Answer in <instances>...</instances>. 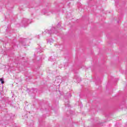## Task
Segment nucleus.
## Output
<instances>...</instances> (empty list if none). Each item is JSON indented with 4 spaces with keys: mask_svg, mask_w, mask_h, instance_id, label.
<instances>
[{
    "mask_svg": "<svg viewBox=\"0 0 127 127\" xmlns=\"http://www.w3.org/2000/svg\"><path fill=\"white\" fill-rule=\"evenodd\" d=\"M32 20H29L27 18H23L21 22V25L23 27H26V26H28L29 23H31Z\"/></svg>",
    "mask_w": 127,
    "mask_h": 127,
    "instance_id": "1",
    "label": "nucleus"
},
{
    "mask_svg": "<svg viewBox=\"0 0 127 127\" xmlns=\"http://www.w3.org/2000/svg\"><path fill=\"white\" fill-rule=\"evenodd\" d=\"M55 28H52V30L49 31L48 30H46L45 32L43 33V34H49L50 36L51 35L52 33V30H55Z\"/></svg>",
    "mask_w": 127,
    "mask_h": 127,
    "instance_id": "2",
    "label": "nucleus"
},
{
    "mask_svg": "<svg viewBox=\"0 0 127 127\" xmlns=\"http://www.w3.org/2000/svg\"><path fill=\"white\" fill-rule=\"evenodd\" d=\"M56 83H62V76H58L56 78L55 80Z\"/></svg>",
    "mask_w": 127,
    "mask_h": 127,
    "instance_id": "3",
    "label": "nucleus"
},
{
    "mask_svg": "<svg viewBox=\"0 0 127 127\" xmlns=\"http://www.w3.org/2000/svg\"><path fill=\"white\" fill-rule=\"evenodd\" d=\"M54 42V40L52 39H51L48 41V43H49L50 44H52L53 42Z\"/></svg>",
    "mask_w": 127,
    "mask_h": 127,
    "instance_id": "4",
    "label": "nucleus"
},
{
    "mask_svg": "<svg viewBox=\"0 0 127 127\" xmlns=\"http://www.w3.org/2000/svg\"><path fill=\"white\" fill-rule=\"evenodd\" d=\"M62 80L63 81H66V80H68V78L66 76H64V77H62Z\"/></svg>",
    "mask_w": 127,
    "mask_h": 127,
    "instance_id": "5",
    "label": "nucleus"
},
{
    "mask_svg": "<svg viewBox=\"0 0 127 127\" xmlns=\"http://www.w3.org/2000/svg\"><path fill=\"white\" fill-rule=\"evenodd\" d=\"M54 57L53 56H52L51 57H50L49 59V61H54V60H55V58L54 59V60L53 59Z\"/></svg>",
    "mask_w": 127,
    "mask_h": 127,
    "instance_id": "6",
    "label": "nucleus"
},
{
    "mask_svg": "<svg viewBox=\"0 0 127 127\" xmlns=\"http://www.w3.org/2000/svg\"><path fill=\"white\" fill-rule=\"evenodd\" d=\"M0 81L2 84H3V83H4V81H3V78H0Z\"/></svg>",
    "mask_w": 127,
    "mask_h": 127,
    "instance_id": "7",
    "label": "nucleus"
},
{
    "mask_svg": "<svg viewBox=\"0 0 127 127\" xmlns=\"http://www.w3.org/2000/svg\"><path fill=\"white\" fill-rule=\"evenodd\" d=\"M60 26H61V25H60V23H58V25H57V27H60Z\"/></svg>",
    "mask_w": 127,
    "mask_h": 127,
    "instance_id": "8",
    "label": "nucleus"
},
{
    "mask_svg": "<svg viewBox=\"0 0 127 127\" xmlns=\"http://www.w3.org/2000/svg\"><path fill=\"white\" fill-rule=\"evenodd\" d=\"M51 12H52V13H54L53 10H52V11H51Z\"/></svg>",
    "mask_w": 127,
    "mask_h": 127,
    "instance_id": "9",
    "label": "nucleus"
},
{
    "mask_svg": "<svg viewBox=\"0 0 127 127\" xmlns=\"http://www.w3.org/2000/svg\"><path fill=\"white\" fill-rule=\"evenodd\" d=\"M54 33H56V32H54Z\"/></svg>",
    "mask_w": 127,
    "mask_h": 127,
    "instance_id": "10",
    "label": "nucleus"
}]
</instances>
